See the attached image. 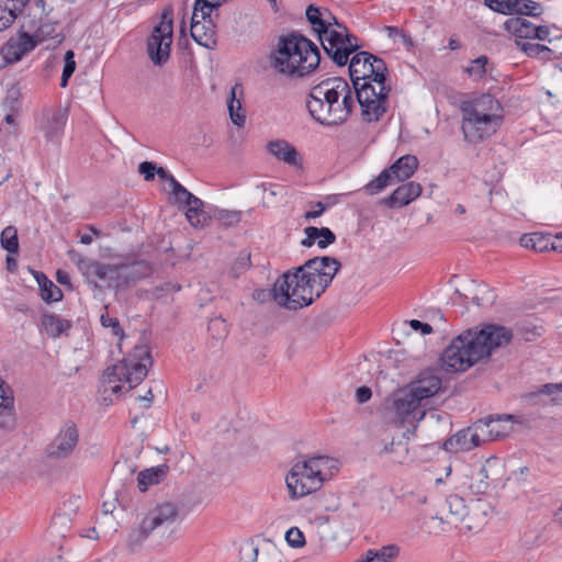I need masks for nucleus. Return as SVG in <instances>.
Instances as JSON below:
<instances>
[{
	"instance_id": "nucleus-7",
	"label": "nucleus",
	"mask_w": 562,
	"mask_h": 562,
	"mask_svg": "<svg viewBox=\"0 0 562 562\" xmlns=\"http://www.w3.org/2000/svg\"><path fill=\"white\" fill-rule=\"evenodd\" d=\"M323 280V283H316L306 272H297V268H294L279 278V297L286 302V308L290 311L308 306L327 289V279Z\"/></svg>"
},
{
	"instance_id": "nucleus-54",
	"label": "nucleus",
	"mask_w": 562,
	"mask_h": 562,
	"mask_svg": "<svg viewBox=\"0 0 562 562\" xmlns=\"http://www.w3.org/2000/svg\"><path fill=\"white\" fill-rule=\"evenodd\" d=\"M103 327H111L113 335L123 336V329L120 326V322L116 317H111L109 314H102L100 317Z\"/></svg>"
},
{
	"instance_id": "nucleus-40",
	"label": "nucleus",
	"mask_w": 562,
	"mask_h": 562,
	"mask_svg": "<svg viewBox=\"0 0 562 562\" xmlns=\"http://www.w3.org/2000/svg\"><path fill=\"white\" fill-rule=\"evenodd\" d=\"M1 246L10 254L19 251L18 231L14 226H7L0 236Z\"/></svg>"
},
{
	"instance_id": "nucleus-53",
	"label": "nucleus",
	"mask_w": 562,
	"mask_h": 562,
	"mask_svg": "<svg viewBox=\"0 0 562 562\" xmlns=\"http://www.w3.org/2000/svg\"><path fill=\"white\" fill-rule=\"evenodd\" d=\"M539 393L552 395L553 402L555 403H562V397L559 396L562 394V382L561 383H548L540 387Z\"/></svg>"
},
{
	"instance_id": "nucleus-47",
	"label": "nucleus",
	"mask_w": 562,
	"mask_h": 562,
	"mask_svg": "<svg viewBox=\"0 0 562 562\" xmlns=\"http://www.w3.org/2000/svg\"><path fill=\"white\" fill-rule=\"evenodd\" d=\"M384 450H385V452L396 454V457L394 458V461L401 463V462H403V460H405V458L407 457V453H408L407 441H405V440H400L397 442L392 441L390 445H386L384 447Z\"/></svg>"
},
{
	"instance_id": "nucleus-57",
	"label": "nucleus",
	"mask_w": 562,
	"mask_h": 562,
	"mask_svg": "<svg viewBox=\"0 0 562 562\" xmlns=\"http://www.w3.org/2000/svg\"><path fill=\"white\" fill-rule=\"evenodd\" d=\"M157 166L151 161H143L138 166V172L144 177L146 181L155 179Z\"/></svg>"
},
{
	"instance_id": "nucleus-18",
	"label": "nucleus",
	"mask_w": 562,
	"mask_h": 562,
	"mask_svg": "<svg viewBox=\"0 0 562 562\" xmlns=\"http://www.w3.org/2000/svg\"><path fill=\"white\" fill-rule=\"evenodd\" d=\"M468 515V507L463 498L458 495H449L438 509L436 517L441 522L457 528L467 520Z\"/></svg>"
},
{
	"instance_id": "nucleus-10",
	"label": "nucleus",
	"mask_w": 562,
	"mask_h": 562,
	"mask_svg": "<svg viewBox=\"0 0 562 562\" xmlns=\"http://www.w3.org/2000/svg\"><path fill=\"white\" fill-rule=\"evenodd\" d=\"M172 23V10H164L160 22L147 38V55L155 66L165 65L170 57L173 34Z\"/></svg>"
},
{
	"instance_id": "nucleus-35",
	"label": "nucleus",
	"mask_w": 562,
	"mask_h": 562,
	"mask_svg": "<svg viewBox=\"0 0 562 562\" xmlns=\"http://www.w3.org/2000/svg\"><path fill=\"white\" fill-rule=\"evenodd\" d=\"M516 46L524 52L528 57L539 58L542 60H550L553 52L548 46L529 41L515 40Z\"/></svg>"
},
{
	"instance_id": "nucleus-26",
	"label": "nucleus",
	"mask_w": 562,
	"mask_h": 562,
	"mask_svg": "<svg viewBox=\"0 0 562 562\" xmlns=\"http://www.w3.org/2000/svg\"><path fill=\"white\" fill-rule=\"evenodd\" d=\"M268 151L278 160L290 166L302 167V160L296 148L284 139L271 140L267 145Z\"/></svg>"
},
{
	"instance_id": "nucleus-11",
	"label": "nucleus",
	"mask_w": 562,
	"mask_h": 562,
	"mask_svg": "<svg viewBox=\"0 0 562 562\" xmlns=\"http://www.w3.org/2000/svg\"><path fill=\"white\" fill-rule=\"evenodd\" d=\"M179 508L176 504L166 502L158 504L147 513L137 530H133L130 539L136 543L145 540L155 529L176 521Z\"/></svg>"
},
{
	"instance_id": "nucleus-8",
	"label": "nucleus",
	"mask_w": 562,
	"mask_h": 562,
	"mask_svg": "<svg viewBox=\"0 0 562 562\" xmlns=\"http://www.w3.org/2000/svg\"><path fill=\"white\" fill-rule=\"evenodd\" d=\"M323 48L338 66L347 65L349 56L360 47L356 35L349 33L346 25L328 10L324 9Z\"/></svg>"
},
{
	"instance_id": "nucleus-52",
	"label": "nucleus",
	"mask_w": 562,
	"mask_h": 562,
	"mask_svg": "<svg viewBox=\"0 0 562 562\" xmlns=\"http://www.w3.org/2000/svg\"><path fill=\"white\" fill-rule=\"evenodd\" d=\"M171 194L175 196V201L179 204H186L188 200L193 195L190 191H188L179 181L175 182L170 190Z\"/></svg>"
},
{
	"instance_id": "nucleus-37",
	"label": "nucleus",
	"mask_w": 562,
	"mask_h": 562,
	"mask_svg": "<svg viewBox=\"0 0 562 562\" xmlns=\"http://www.w3.org/2000/svg\"><path fill=\"white\" fill-rule=\"evenodd\" d=\"M306 19L308 23L312 25V29L317 33L318 40L323 45V33L324 32V10H321L318 7L314 4H310L306 9Z\"/></svg>"
},
{
	"instance_id": "nucleus-51",
	"label": "nucleus",
	"mask_w": 562,
	"mask_h": 562,
	"mask_svg": "<svg viewBox=\"0 0 562 562\" xmlns=\"http://www.w3.org/2000/svg\"><path fill=\"white\" fill-rule=\"evenodd\" d=\"M186 217L189 221V223L194 227L202 226L203 222L206 218L203 207H188L186 211Z\"/></svg>"
},
{
	"instance_id": "nucleus-28",
	"label": "nucleus",
	"mask_w": 562,
	"mask_h": 562,
	"mask_svg": "<svg viewBox=\"0 0 562 562\" xmlns=\"http://www.w3.org/2000/svg\"><path fill=\"white\" fill-rule=\"evenodd\" d=\"M66 122L67 115L65 111L58 110L52 113L43 125L45 139L52 143L58 142L63 135Z\"/></svg>"
},
{
	"instance_id": "nucleus-39",
	"label": "nucleus",
	"mask_w": 562,
	"mask_h": 562,
	"mask_svg": "<svg viewBox=\"0 0 562 562\" xmlns=\"http://www.w3.org/2000/svg\"><path fill=\"white\" fill-rule=\"evenodd\" d=\"M280 293H281V291H279V278H278L277 281L274 282L272 289H257L254 291L252 297L260 303H265L269 300H273L279 306L286 308V302L282 301L279 297Z\"/></svg>"
},
{
	"instance_id": "nucleus-56",
	"label": "nucleus",
	"mask_w": 562,
	"mask_h": 562,
	"mask_svg": "<svg viewBox=\"0 0 562 562\" xmlns=\"http://www.w3.org/2000/svg\"><path fill=\"white\" fill-rule=\"evenodd\" d=\"M212 12L213 11L211 8H204V5L202 3H198V0H195L191 18L199 19L202 21L214 20L212 18Z\"/></svg>"
},
{
	"instance_id": "nucleus-62",
	"label": "nucleus",
	"mask_w": 562,
	"mask_h": 562,
	"mask_svg": "<svg viewBox=\"0 0 562 562\" xmlns=\"http://www.w3.org/2000/svg\"><path fill=\"white\" fill-rule=\"evenodd\" d=\"M409 326L414 329V330H420L423 335H429L432 333V327L427 324V323H423L418 319H412L409 321Z\"/></svg>"
},
{
	"instance_id": "nucleus-27",
	"label": "nucleus",
	"mask_w": 562,
	"mask_h": 562,
	"mask_svg": "<svg viewBox=\"0 0 562 562\" xmlns=\"http://www.w3.org/2000/svg\"><path fill=\"white\" fill-rule=\"evenodd\" d=\"M237 94L240 97L243 95V86L238 83L231 89V95L227 100V109L232 122L236 126L243 127L246 123V110L243 108L241 99L237 98Z\"/></svg>"
},
{
	"instance_id": "nucleus-31",
	"label": "nucleus",
	"mask_w": 562,
	"mask_h": 562,
	"mask_svg": "<svg viewBox=\"0 0 562 562\" xmlns=\"http://www.w3.org/2000/svg\"><path fill=\"white\" fill-rule=\"evenodd\" d=\"M169 467L167 464H159L138 473L137 483L142 492L147 491L148 486L160 483L168 474Z\"/></svg>"
},
{
	"instance_id": "nucleus-2",
	"label": "nucleus",
	"mask_w": 562,
	"mask_h": 562,
	"mask_svg": "<svg viewBox=\"0 0 562 562\" xmlns=\"http://www.w3.org/2000/svg\"><path fill=\"white\" fill-rule=\"evenodd\" d=\"M512 329L497 324H483L457 336L441 355L447 371L464 372L513 340Z\"/></svg>"
},
{
	"instance_id": "nucleus-29",
	"label": "nucleus",
	"mask_w": 562,
	"mask_h": 562,
	"mask_svg": "<svg viewBox=\"0 0 562 562\" xmlns=\"http://www.w3.org/2000/svg\"><path fill=\"white\" fill-rule=\"evenodd\" d=\"M418 167V160L413 155L400 157L390 168H387L394 181H404L411 178Z\"/></svg>"
},
{
	"instance_id": "nucleus-20",
	"label": "nucleus",
	"mask_w": 562,
	"mask_h": 562,
	"mask_svg": "<svg viewBox=\"0 0 562 562\" xmlns=\"http://www.w3.org/2000/svg\"><path fill=\"white\" fill-rule=\"evenodd\" d=\"M115 286H126L130 283H134L140 279L148 277L151 272V268L147 261H134L131 263L115 265Z\"/></svg>"
},
{
	"instance_id": "nucleus-22",
	"label": "nucleus",
	"mask_w": 562,
	"mask_h": 562,
	"mask_svg": "<svg viewBox=\"0 0 562 562\" xmlns=\"http://www.w3.org/2000/svg\"><path fill=\"white\" fill-rule=\"evenodd\" d=\"M513 417V415H490L485 418L479 419L483 426L482 431L486 442L508 435L512 430L509 422Z\"/></svg>"
},
{
	"instance_id": "nucleus-16",
	"label": "nucleus",
	"mask_w": 562,
	"mask_h": 562,
	"mask_svg": "<svg viewBox=\"0 0 562 562\" xmlns=\"http://www.w3.org/2000/svg\"><path fill=\"white\" fill-rule=\"evenodd\" d=\"M481 422L476 420L471 426L459 430L452 438L445 442L447 450L456 448L457 451H470L485 443Z\"/></svg>"
},
{
	"instance_id": "nucleus-19",
	"label": "nucleus",
	"mask_w": 562,
	"mask_h": 562,
	"mask_svg": "<svg viewBox=\"0 0 562 562\" xmlns=\"http://www.w3.org/2000/svg\"><path fill=\"white\" fill-rule=\"evenodd\" d=\"M422 401L408 389V386L401 391L394 402L393 408L398 418L403 422L412 419H422L425 412H420Z\"/></svg>"
},
{
	"instance_id": "nucleus-38",
	"label": "nucleus",
	"mask_w": 562,
	"mask_h": 562,
	"mask_svg": "<svg viewBox=\"0 0 562 562\" xmlns=\"http://www.w3.org/2000/svg\"><path fill=\"white\" fill-rule=\"evenodd\" d=\"M392 183H394V179H393L390 170L386 168V169L382 170L381 173L376 178H374L369 183H367L363 187V190L368 194L374 195V194H378L379 192H381L384 188H386L387 186H390Z\"/></svg>"
},
{
	"instance_id": "nucleus-59",
	"label": "nucleus",
	"mask_w": 562,
	"mask_h": 562,
	"mask_svg": "<svg viewBox=\"0 0 562 562\" xmlns=\"http://www.w3.org/2000/svg\"><path fill=\"white\" fill-rule=\"evenodd\" d=\"M4 105L11 111L15 112L19 110V92L15 90H10L4 99Z\"/></svg>"
},
{
	"instance_id": "nucleus-58",
	"label": "nucleus",
	"mask_w": 562,
	"mask_h": 562,
	"mask_svg": "<svg viewBox=\"0 0 562 562\" xmlns=\"http://www.w3.org/2000/svg\"><path fill=\"white\" fill-rule=\"evenodd\" d=\"M30 0H0V3L5 7V9L11 10L19 14L25 8Z\"/></svg>"
},
{
	"instance_id": "nucleus-25",
	"label": "nucleus",
	"mask_w": 562,
	"mask_h": 562,
	"mask_svg": "<svg viewBox=\"0 0 562 562\" xmlns=\"http://www.w3.org/2000/svg\"><path fill=\"white\" fill-rule=\"evenodd\" d=\"M423 189L417 182L409 181L396 188L392 194L383 200L389 207H402L417 199Z\"/></svg>"
},
{
	"instance_id": "nucleus-36",
	"label": "nucleus",
	"mask_w": 562,
	"mask_h": 562,
	"mask_svg": "<svg viewBox=\"0 0 562 562\" xmlns=\"http://www.w3.org/2000/svg\"><path fill=\"white\" fill-rule=\"evenodd\" d=\"M398 547L395 544L384 546L381 549L368 550L357 562H391L398 554Z\"/></svg>"
},
{
	"instance_id": "nucleus-42",
	"label": "nucleus",
	"mask_w": 562,
	"mask_h": 562,
	"mask_svg": "<svg viewBox=\"0 0 562 562\" xmlns=\"http://www.w3.org/2000/svg\"><path fill=\"white\" fill-rule=\"evenodd\" d=\"M515 9H517V11H514V14L518 15H528L536 18L542 13L541 4L533 0H517Z\"/></svg>"
},
{
	"instance_id": "nucleus-49",
	"label": "nucleus",
	"mask_w": 562,
	"mask_h": 562,
	"mask_svg": "<svg viewBox=\"0 0 562 562\" xmlns=\"http://www.w3.org/2000/svg\"><path fill=\"white\" fill-rule=\"evenodd\" d=\"M284 538L286 543L294 549L303 548L306 543L304 533L297 527H291Z\"/></svg>"
},
{
	"instance_id": "nucleus-15",
	"label": "nucleus",
	"mask_w": 562,
	"mask_h": 562,
	"mask_svg": "<svg viewBox=\"0 0 562 562\" xmlns=\"http://www.w3.org/2000/svg\"><path fill=\"white\" fill-rule=\"evenodd\" d=\"M36 40L23 30H19L15 37H11L1 48V55L5 64L18 63L22 57L35 49Z\"/></svg>"
},
{
	"instance_id": "nucleus-33",
	"label": "nucleus",
	"mask_w": 562,
	"mask_h": 562,
	"mask_svg": "<svg viewBox=\"0 0 562 562\" xmlns=\"http://www.w3.org/2000/svg\"><path fill=\"white\" fill-rule=\"evenodd\" d=\"M42 325L44 326L47 335L53 338L59 337L71 328V322L56 314H44L42 316Z\"/></svg>"
},
{
	"instance_id": "nucleus-14",
	"label": "nucleus",
	"mask_w": 562,
	"mask_h": 562,
	"mask_svg": "<svg viewBox=\"0 0 562 562\" xmlns=\"http://www.w3.org/2000/svg\"><path fill=\"white\" fill-rule=\"evenodd\" d=\"M340 267L341 263L336 258L328 256L314 257L297 267V272H306L308 276L314 278L316 283H323V279H328L326 280L328 288L334 277L338 273Z\"/></svg>"
},
{
	"instance_id": "nucleus-24",
	"label": "nucleus",
	"mask_w": 562,
	"mask_h": 562,
	"mask_svg": "<svg viewBox=\"0 0 562 562\" xmlns=\"http://www.w3.org/2000/svg\"><path fill=\"white\" fill-rule=\"evenodd\" d=\"M81 270L87 282L94 289L99 288L95 279L101 281H113L115 283V265H105L97 260H88L83 263Z\"/></svg>"
},
{
	"instance_id": "nucleus-4",
	"label": "nucleus",
	"mask_w": 562,
	"mask_h": 562,
	"mask_svg": "<svg viewBox=\"0 0 562 562\" xmlns=\"http://www.w3.org/2000/svg\"><path fill=\"white\" fill-rule=\"evenodd\" d=\"M319 63L318 47L296 32L281 35L277 48L271 54V66L289 77L308 76L316 70Z\"/></svg>"
},
{
	"instance_id": "nucleus-64",
	"label": "nucleus",
	"mask_w": 562,
	"mask_h": 562,
	"mask_svg": "<svg viewBox=\"0 0 562 562\" xmlns=\"http://www.w3.org/2000/svg\"><path fill=\"white\" fill-rule=\"evenodd\" d=\"M326 210V206L323 202H317L315 204V209L314 210H311V211H307L305 214H304V217L306 220H312V218H317L319 217Z\"/></svg>"
},
{
	"instance_id": "nucleus-13",
	"label": "nucleus",
	"mask_w": 562,
	"mask_h": 562,
	"mask_svg": "<svg viewBox=\"0 0 562 562\" xmlns=\"http://www.w3.org/2000/svg\"><path fill=\"white\" fill-rule=\"evenodd\" d=\"M79 442V431L75 423L66 422L47 446L46 452L49 458L63 460L72 454Z\"/></svg>"
},
{
	"instance_id": "nucleus-44",
	"label": "nucleus",
	"mask_w": 562,
	"mask_h": 562,
	"mask_svg": "<svg viewBox=\"0 0 562 562\" xmlns=\"http://www.w3.org/2000/svg\"><path fill=\"white\" fill-rule=\"evenodd\" d=\"M517 0H484V4L501 14H514Z\"/></svg>"
},
{
	"instance_id": "nucleus-61",
	"label": "nucleus",
	"mask_w": 562,
	"mask_h": 562,
	"mask_svg": "<svg viewBox=\"0 0 562 562\" xmlns=\"http://www.w3.org/2000/svg\"><path fill=\"white\" fill-rule=\"evenodd\" d=\"M372 396V391L368 386H360L356 391V400L359 404L367 403Z\"/></svg>"
},
{
	"instance_id": "nucleus-17",
	"label": "nucleus",
	"mask_w": 562,
	"mask_h": 562,
	"mask_svg": "<svg viewBox=\"0 0 562 562\" xmlns=\"http://www.w3.org/2000/svg\"><path fill=\"white\" fill-rule=\"evenodd\" d=\"M442 386L439 371L435 369L423 370L417 378L409 383L408 389L423 402L439 393Z\"/></svg>"
},
{
	"instance_id": "nucleus-3",
	"label": "nucleus",
	"mask_w": 562,
	"mask_h": 562,
	"mask_svg": "<svg viewBox=\"0 0 562 562\" xmlns=\"http://www.w3.org/2000/svg\"><path fill=\"white\" fill-rule=\"evenodd\" d=\"M353 90L346 79L331 77L313 86L306 97L310 115L324 126L344 124L356 108Z\"/></svg>"
},
{
	"instance_id": "nucleus-9",
	"label": "nucleus",
	"mask_w": 562,
	"mask_h": 562,
	"mask_svg": "<svg viewBox=\"0 0 562 562\" xmlns=\"http://www.w3.org/2000/svg\"><path fill=\"white\" fill-rule=\"evenodd\" d=\"M135 351L139 360L124 358L104 372L102 382L112 393L116 394L122 390L121 384H114L116 382H126L133 389L147 376V363L151 364L150 353L146 347H136Z\"/></svg>"
},
{
	"instance_id": "nucleus-60",
	"label": "nucleus",
	"mask_w": 562,
	"mask_h": 562,
	"mask_svg": "<svg viewBox=\"0 0 562 562\" xmlns=\"http://www.w3.org/2000/svg\"><path fill=\"white\" fill-rule=\"evenodd\" d=\"M304 233H305L306 237L301 241V245L303 247L310 248L315 244V241L317 239V235H316L317 227L308 226L304 229Z\"/></svg>"
},
{
	"instance_id": "nucleus-1",
	"label": "nucleus",
	"mask_w": 562,
	"mask_h": 562,
	"mask_svg": "<svg viewBox=\"0 0 562 562\" xmlns=\"http://www.w3.org/2000/svg\"><path fill=\"white\" fill-rule=\"evenodd\" d=\"M349 75L361 119L366 123L378 122L387 111L391 87L385 83V61L369 52L356 53L349 61Z\"/></svg>"
},
{
	"instance_id": "nucleus-41",
	"label": "nucleus",
	"mask_w": 562,
	"mask_h": 562,
	"mask_svg": "<svg viewBox=\"0 0 562 562\" xmlns=\"http://www.w3.org/2000/svg\"><path fill=\"white\" fill-rule=\"evenodd\" d=\"M36 40V46L47 40L57 36V23L55 22H41L36 32L31 34Z\"/></svg>"
},
{
	"instance_id": "nucleus-50",
	"label": "nucleus",
	"mask_w": 562,
	"mask_h": 562,
	"mask_svg": "<svg viewBox=\"0 0 562 562\" xmlns=\"http://www.w3.org/2000/svg\"><path fill=\"white\" fill-rule=\"evenodd\" d=\"M317 246L321 249L327 248L329 245L334 244L336 240V235L328 227H317Z\"/></svg>"
},
{
	"instance_id": "nucleus-6",
	"label": "nucleus",
	"mask_w": 562,
	"mask_h": 562,
	"mask_svg": "<svg viewBox=\"0 0 562 562\" xmlns=\"http://www.w3.org/2000/svg\"><path fill=\"white\" fill-rule=\"evenodd\" d=\"M337 460L327 456H315L292 465L285 476L291 499H299L318 491L337 470Z\"/></svg>"
},
{
	"instance_id": "nucleus-12",
	"label": "nucleus",
	"mask_w": 562,
	"mask_h": 562,
	"mask_svg": "<svg viewBox=\"0 0 562 562\" xmlns=\"http://www.w3.org/2000/svg\"><path fill=\"white\" fill-rule=\"evenodd\" d=\"M504 465L496 457L488 458L480 469L472 474L470 490L475 495H483L488 492L492 485L502 480Z\"/></svg>"
},
{
	"instance_id": "nucleus-5",
	"label": "nucleus",
	"mask_w": 562,
	"mask_h": 562,
	"mask_svg": "<svg viewBox=\"0 0 562 562\" xmlns=\"http://www.w3.org/2000/svg\"><path fill=\"white\" fill-rule=\"evenodd\" d=\"M460 110L462 133L469 142H480L492 136L503 122V108L490 93L462 101Z\"/></svg>"
},
{
	"instance_id": "nucleus-21",
	"label": "nucleus",
	"mask_w": 562,
	"mask_h": 562,
	"mask_svg": "<svg viewBox=\"0 0 562 562\" xmlns=\"http://www.w3.org/2000/svg\"><path fill=\"white\" fill-rule=\"evenodd\" d=\"M191 37L201 46L213 49L216 46V23L214 20L191 18Z\"/></svg>"
},
{
	"instance_id": "nucleus-63",
	"label": "nucleus",
	"mask_w": 562,
	"mask_h": 562,
	"mask_svg": "<svg viewBox=\"0 0 562 562\" xmlns=\"http://www.w3.org/2000/svg\"><path fill=\"white\" fill-rule=\"evenodd\" d=\"M550 35V29L548 26H536L535 32L532 33L531 40H540V41H551L549 38Z\"/></svg>"
},
{
	"instance_id": "nucleus-46",
	"label": "nucleus",
	"mask_w": 562,
	"mask_h": 562,
	"mask_svg": "<svg viewBox=\"0 0 562 562\" xmlns=\"http://www.w3.org/2000/svg\"><path fill=\"white\" fill-rule=\"evenodd\" d=\"M65 65L61 74L60 79V86L63 88L67 87L69 78L72 76V74L76 70V60H75V53L72 50H67L65 53Z\"/></svg>"
},
{
	"instance_id": "nucleus-32",
	"label": "nucleus",
	"mask_w": 562,
	"mask_h": 562,
	"mask_svg": "<svg viewBox=\"0 0 562 562\" xmlns=\"http://www.w3.org/2000/svg\"><path fill=\"white\" fill-rule=\"evenodd\" d=\"M551 234L535 232L525 234L520 237L519 244L521 247L532 249L537 252H544L551 250L550 244H552Z\"/></svg>"
},
{
	"instance_id": "nucleus-45",
	"label": "nucleus",
	"mask_w": 562,
	"mask_h": 562,
	"mask_svg": "<svg viewBox=\"0 0 562 562\" xmlns=\"http://www.w3.org/2000/svg\"><path fill=\"white\" fill-rule=\"evenodd\" d=\"M487 57L480 56L472 60L464 71L474 79H481L486 72Z\"/></svg>"
},
{
	"instance_id": "nucleus-30",
	"label": "nucleus",
	"mask_w": 562,
	"mask_h": 562,
	"mask_svg": "<svg viewBox=\"0 0 562 562\" xmlns=\"http://www.w3.org/2000/svg\"><path fill=\"white\" fill-rule=\"evenodd\" d=\"M535 27L533 23L520 16L510 18L504 23V29L518 41L531 40Z\"/></svg>"
},
{
	"instance_id": "nucleus-43",
	"label": "nucleus",
	"mask_w": 562,
	"mask_h": 562,
	"mask_svg": "<svg viewBox=\"0 0 562 562\" xmlns=\"http://www.w3.org/2000/svg\"><path fill=\"white\" fill-rule=\"evenodd\" d=\"M250 265V254L240 251L229 268V274L233 278H238L249 269Z\"/></svg>"
},
{
	"instance_id": "nucleus-55",
	"label": "nucleus",
	"mask_w": 562,
	"mask_h": 562,
	"mask_svg": "<svg viewBox=\"0 0 562 562\" xmlns=\"http://www.w3.org/2000/svg\"><path fill=\"white\" fill-rule=\"evenodd\" d=\"M16 18V13L11 12V10L5 9V7L0 3V32L11 26Z\"/></svg>"
},
{
	"instance_id": "nucleus-48",
	"label": "nucleus",
	"mask_w": 562,
	"mask_h": 562,
	"mask_svg": "<svg viewBox=\"0 0 562 562\" xmlns=\"http://www.w3.org/2000/svg\"><path fill=\"white\" fill-rule=\"evenodd\" d=\"M216 220L221 225L229 227L238 224L241 220L240 211L221 210L216 213Z\"/></svg>"
},
{
	"instance_id": "nucleus-34",
	"label": "nucleus",
	"mask_w": 562,
	"mask_h": 562,
	"mask_svg": "<svg viewBox=\"0 0 562 562\" xmlns=\"http://www.w3.org/2000/svg\"><path fill=\"white\" fill-rule=\"evenodd\" d=\"M35 279L38 283L41 296L47 302H58L63 299L61 290L53 283L43 272H35Z\"/></svg>"
},
{
	"instance_id": "nucleus-23",
	"label": "nucleus",
	"mask_w": 562,
	"mask_h": 562,
	"mask_svg": "<svg viewBox=\"0 0 562 562\" xmlns=\"http://www.w3.org/2000/svg\"><path fill=\"white\" fill-rule=\"evenodd\" d=\"M14 397L10 387L0 379V431H9L15 427Z\"/></svg>"
}]
</instances>
